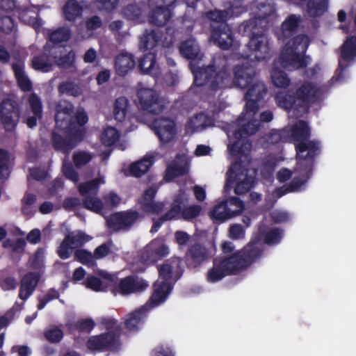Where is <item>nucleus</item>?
Instances as JSON below:
<instances>
[{"mask_svg": "<svg viewBox=\"0 0 356 356\" xmlns=\"http://www.w3.org/2000/svg\"><path fill=\"white\" fill-rule=\"evenodd\" d=\"M221 248L224 254H230L213 259V266L207 273V280L210 283L218 282L226 276L237 275L245 270L263 253L260 243L253 241L234 253V247L232 242H223Z\"/></svg>", "mask_w": 356, "mask_h": 356, "instance_id": "1", "label": "nucleus"}, {"mask_svg": "<svg viewBox=\"0 0 356 356\" xmlns=\"http://www.w3.org/2000/svg\"><path fill=\"white\" fill-rule=\"evenodd\" d=\"M72 104L56 106L55 127L51 134L50 143L52 148L59 153L69 155L86 135L84 128L77 127L72 118Z\"/></svg>", "mask_w": 356, "mask_h": 356, "instance_id": "2", "label": "nucleus"}, {"mask_svg": "<svg viewBox=\"0 0 356 356\" xmlns=\"http://www.w3.org/2000/svg\"><path fill=\"white\" fill-rule=\"evenodd\" d=\"M324 90H279L275 99L277 106L286 111L293 110V114L302 117L308 113L312 105L323 100Z\"/></svg>", "mask_w": 356, "mask_h": 356, "instance_id": "3", "label": "nucleus"}, {"mask_svg": "<svg viewBox=\"0 0 356 356\" xmlns=\"http://www.w3.org/2000/svg\"><path fill=\"white\" fill-rule=\"evenodd\" d=\"M317 149L312 147L310 151H307L305 145L298 147L299 157L296 158V163L294 173L296 175L287 184L288 191L290 193L300 192L305 188V186L313 175L316 163L315 155Z\"/></svg>", "mask_w": 356, "mask_h": 356, "instance_id": "4", "label": "nucleus"}, {"mask_svg": "<svg viewBox=\"0 0 356 356\" xmlns=\"http://www.w3.org/2000/svg\"><path fill=\"white\" fill-rule=\"evenodd\" d=\"M225 64V59L220 57L213 58L212 63L207 67H200L193 60L191 67L194 75V83L198 87L215 88L223 83L228 77Z\"/></svg>", "mask_w": 356, "mask_h": 356, "instance_id": "5", "label": "nucleus"}, {"mask_svg": "<svg viewBox=\"0 0 356 356\" xmlns=\"http://www.w3.org/2000/svg\"><path fill=\"white\" fill-rule=\"evenodd\" d=\"M309 43L307 35H300L289 41L280 56L282 66L289 70H296L307 66L312 61L309 56H305Z\"/></svg>", "mask_w": 356, "mask_h": 356, "instance_id": "6", "label": "nucleus"}, {"mask_svg": "<svg viewBox=\"0 0 356 356\" xmlns=\"http://www.w3.org/2000/svg\"><path fill=\"white\" fill-rule=\"evenodd\" d=\"M100 276L109 282V291L115 296H128L142 292L149 286L147 281L135 275L119 279L115 275L102 271Z\"/></svg>", "mask_w": 356, "mask_h": 356, "instance_id": "7", "label": "nucleus"}, {"mask_svg": "<svg viewBox=\"0 0 356 356\" xmlns=\"http://www.w3.org/2000/svg\"><path fill=\"white\" fill-rule=\"evenodd\" d=\"M290 136L291 139L296 142L295 143V149L296 152V158L299 157L298 147L300 145H305L307 147V151H310L312 147L317 149L316 151L315 159L321 153V144L318 140H309L311 136V129L308 122L303 120H298L290 129Z\"/></svg>", "mask_w": 356, "mask_h": 356, "instance_id": "8", "label": "nucleus"}, {"mask_svg": "<svg viewBox=\"0 0 356 356\" xmlns=\"http://www.w3.org/2000/svg\"><path fill=\"white\" fill-rule=\"evenodd\" d=\"M21 108L19 99L9 95L0 103V120L6 131L15 130L19 121Z\"/></svg>", "mask_w": 356, "mask_h": 356, "instance_id": "9", "label": "nucleus"}, {"mask_svg": "<svg viewBox=\"0 0 356 356\" xmlns=\"http://www.w3.org/2000/svg\"><path fill=\"white\" fill-rule=\"evenodd\" d=\"M244 209L245 204L239 197H232L216 204L210 211V216L215 223H222L240 215Z\"/></svg>", "mask_w": 356, "mask_h": 356, "instance_id": "10", "label": "nucleus"}, {"mask_svg": "<svg viewBox=\"0 0 356 356\" xmlns=\"http://www.w3.org/2000/svg\"><path fill=\"white\" fill-rule=\"evenodd\" d=\"M121 346L120 334L115 330H108L97 335L90 336L86 347L92 352H118Z\"/></svg>", "mask_w": 356, "mask_h": 356, "instance_id": "11", "label": "nucleus"}, {"mask_svg": "<svg viewBox=\"0 0 356 356\" xmlns=\"http://www.w3.org/2000/svg\"><path fill=\"white\" fill-rule=\"evenodd\" d=\"M258 129L259 127L255 122L248 121L241 127L235 130L234 132L235 141L228 147L232 155L237 156L248 153L252 148V143L249 136L254 134Z\"/></svg>", "mask_w": 356, "mask_h": 356, "instance_id": "12", "label": "nucleus"}, {"mask_svg": "<svg viewBox=\"0 0 356 356\" xmlns=\"http://www.w3.org/2000/svg\"><path fill=\"white\" fill-rule=\"evenodd\" d=\"M140 218V213L136 210L118 211L111 213L106 218V226L113 232H128Z\"/></svg>", "mask_w": 356, "mask_h": 356, "instance_id": "13", "label": "nucleus"}, {"mask_svg": "<svg viewBox=\"0 0 356 356\" xmlns=\"http://www.w3.org/2000/svg\"><path fill=\"white\" fill-rule=\"evenodd\" d=\"M103 178L93 179L89 181L79 184V193L84 197L83 206L86 209L95 212H100L103 209V202L97 196L99 185L103 183Z\"/></svg>", "mask_w": 356, "mask_h": 356, "instance_id": "14", "label": "nucleus"}, {"mask_svg": "<svg viewBox=\"0 0 356 356\" xmlns=\"http://www.w3.org/2000/svg\"><path fill=\"white\" fill-rule=\"evenodd\" d=\"M213 256L211 248L196 242L188 247L183 261L188 270H197Z\"/></svg>", "mask_w": 356, "mask_h": 356, "instance_id": "15", "label": "nucleus"}, {"mask_svg": "<svg viewBox=\"0 0 356 356\" xmlns=\"http://www.w3.org/2000/svg\"><path fill=\"white\" fill-rule=\"evenodd\" d=\"M137 99L134 102L142 110L153 114L161 113L165 108V101L157 90H136Z\"/></svg>", "mask_w": 356, "mask_h": 356, "instance_id": "16", "label": "nucleus"}, {"mask_svg": "<svg viewBox=\"0 0 356 356\" xmlns=\"http://www.w3.org/2000/svg\"><path fill=\"white\" fill-rule=\"evenodd\" d=\"M158 189L156 186H149L145 190L142 196L138 199L137 204L141 211L145 215H159L165 208L164 202H156L155 197Z\"/></svg>", "mask_w": 356, "mask_h": 356, "instance_id": "17", "label": "nucleus"}, {"mask_svg": "<svg viewBox=\"0 0 356 356\" xmlns=\"http://www.w3.org/2000/svg\"><path fill=\"white\" fill-rule=\"evenodd\" d=\"M182 259L179 257H174L165 261L157 266L159 278L161 281H165L172 284L177 282L182 275L184 269L181 266Z\"/></svg>", "mask_w": 356, "mask_h": 356, "instance_id": "18", "label": "nucleus"}, {"mask_svg": "<svg viewBox=\"0 0 356 356\" xmlns=\"http://www.w3.org/2000/svg\"><path fill=\"white\" fill-rule=\"evenodd\" d=\"M234 86L241 89H254L260 88L261 83L255 80V72L253 67L248 65H238L234 69Z\"/></svg>", "mask_w": 356, "mask_h": 356, "instance_id": "19", "label": "nucleus"}, {"mask_svg": "<svg viewBox=\"0 0 356 356\" xmlns=\"http://www.w3.org/2000/svg\"><path fill=\"white\" fill-rule=\"evenodd\" d=\"M168 254V245L154 240L145 247L140 255V260L145 264H154Z\"/></svg>", "mask_w": 356, "mask_h": 356, "instance_id": "20", "label": "nucleus"}, {"mask_svg": "<svg viewBox=\"0 0 356 356\" xmlns=\"http://www.w3.org/2000/svg\"><path fill=\"white\" fill-rule=\"evenodd\" d=\"M268 90H246L244 99L246 102L243 111L238 117L236 124L241 125L245 120V116H253L259 108V103L264 98Z\"/></svg>", "mask_w": 356, "mask_h": 356, "instance_id": "21", "label": "nucleus"}, {"mask_svg": "<svg viewBox=\"0 0 356 356\" xmlns=\"http://www.w3.org/2000/svg\"><path fill=\"white\" fill-rule=\"evenodd\" d=\"M251 59L262 60L269 56L270 46L268 37L264 33H254L248 44Z\"/></svg>", "mask_w": 356, "mask_h": 356, "instance_id": "22", "label": "nucleus"}, {"mask_svg": "<svg viewBox=\"0 0 356 356\" xmlns=\"http://www.w3.org/2000/svg\"><path fill=\"white\" fill-rule=\"evenodd\" d=\"M152 126L155 134L163 144L172 141L177 134L175 122L168 118H156L152 122Z\"/></svg>", "mask_w": 356, "mask_h": 356, "instance_id": "23", "label": "nucleus"}, {"mask_svg": "<svg viewBox=\"0 0 356 356\" xmlns=\"http://www.w3.org/2000/svg\"><path fill=\"white\" fill-rule=\"evenodd\" d=\"M245 8L242 6L241 0H236L232 4L225 10H215L213 11L208 12L207 17L213 22V23L225 24V22L232 17L238 16L241 13L245 11ZM214 24H212L211 26Z\"/></svg>", "mask_w": 356, "mask_h": 356, "instance_id": "24", "label": "nucleus"}, {"mask_svg": "<svg viewBox=\"0 0 356 356\" xmlns=\"http://www.w3.org/2000/svg\"><path fill=\"white\" fill-rule=\"evenodd\" d=\"M153 288L154 291L145 305L149 309L159 306L166 300L173 289V284L165 281L157 280L154 282Z\"/></svg>", "mask_w": 356, "mask_h": 356, "instance_id": "25", "label": "nucleus"}, {"mask_svg": "<svg viewBox=\"0 0 356 356\" xmlns=\"http://www.w3.org/2000/svg\"><path fill=\"white\" fill-rule=\"evenodd\" d=\"M211 40L223 49H229L233 44L234 39L230 28L227 24H222L218 28L212 25Z\"/></svg>", "mask_w": 356, "mask_h": 356, "instance_id": "26", "label": "nucleus"}, {"mask_svg": "<svg viewBox=\"0 0 356 356\" xmlns=\"http://www.w3.org/2000/svg\"><path fill=\"white\" fill-rule=\"evenodd\" d=\"M39 275L33 272L25 274L22 280L19 291V298L26 300L34 292L39 282Z\"/></svg>", "mask_w": 356, "mask_h": 356, "instance_id": "27", "label": "nucleus"}, {"mask_svg": "<svg viewBox=\"0 0 356 356\" xmlns=\"http://www.w3.org/2000/svg\"><path fill=\"white\" fill-rule=\"evenodd\" d=\"M28 101L33 115L26 118V124L29 128L33 129L37 126L38 120L42 118V104L40 98L35 93H32Z\"/></svg>", "mask_w": 356, "mask_h": 356, "instance_id": "28", "label": "nucleus"}, {"mask_svg": "<svg viewBox=\"0 0 356 356\" xmlns=\"http://www.w3.org/2000/svg\"><path fill=\"white\" fill-rule=\"evenodd\" d=\"M149 310L147 306L143 305L129 314L124 321L126 328L130 331H137L139 326L144 323Z\"/></svg>", "mask_w": 356, "mask_h": 356, "instance_id": "29", "label": "nucleus"}, {"mask_svg": "<svg viewBox=\"0 0 356 356\" xmlns=\"http://www.w3.org/2000/svg\"><path fill=\"white\" fill-rule=\"evenodd\" d=\"M135 66V60L131 54H120L115 59V68L118 74L124 76L130 72Z\"/></svg>", "mask_w": 356, "mask_h": 356, "instance_id": "30", "label": "nucleus"}, {"mask_svg": "<svg viewBox=\"0 0 356 356\" xmlns=\"http://www.w3.org/2000/svg\"><path fill=\"white\" fill-rule=\"evenodd\" d=\"M188 195L184 188H179L178 193L174 196L170 209L167 211L172 215L176 220L180 218L182 206L188 202Z\"/></svg>", "mask_w": 356, "mask_h": 356, "instance_id": "31", "label": "nucleus"}, {"mask_svg": "<svg viewBox=\"0 0 356 356\" xmlns=\"http://www.w3.org/2000/svg\"><path fill=\"white\" fill-rule=\"evenodd\" d=\"M155 158L154 156H145L141 160L136 161L129 166L130 174L135 177H140L146 172L154 163Z\"/></svg>", "mask_w": 356, "mask_h": 356, "instance_id": "32", "label": "nucleus"}, {"mask_svg": "<svg viewBox=\"0 0 356 356\" xmlns=\"http://www.w3.org/2000/svg\"><path fill=\"white\" fill-rule=\"evenodd\" d=\"M188 172V168L186 165L179 163L177 161H173L169 163L165 169L164 179L167 182L172 181L177 177H182Z\"/></svg>", "mask_w": 356, "mask_h": 356, "instance_id": "33", "label": "nucleus"}, {"mask_svg": "<svg viewBox=\"0 0 356 356\" xmlns=\"http://www.w3.org/2000/svg\"><path fill=\"white\" fill-rule=\"evenodd\" d=\"M161 38V34L159 31H146L140 38L139 47L143 51L152 50Z\"/></svg>", "mask_w": 356, "mask_h": 356, "instance_id": "34", "label": "nucleus"}, {"mask_svg": "<svg viewBox=\"0 0 356 356\" xmlns=\"http://www.w3.org/2000/svg\"><path fill=\"white\" fill-rule=\"evenodd\" d=\"M180 53L188 59L195 60L201 58L200 48L194 40L183 42L179 47Z\"/></svg>", "mask_w": 356, "mask_h": 356, "instance_id": "35", "label": "nucleus"}, {"mask_svg": "<svg viewBox=\"0 0 356 356\" xmlns=\"http://www.w3.org/2000/svg\"><path fill=\"white\" fill-rule=\"evenodd\" d=\"M149 21L156 26H163L171 17V10L164 8H150Z\"/></svg>", "mask_w": 356, "mask_h": 356, "instance_id": "36", "label": "nucleus"}, {"mask_svg": "<svg viewBox=\"0 0 356 356\" xmlns=\"http://www.w3.org/2000/svg\"><path fill=\"white\" fill-rule=\"evenodd\" d=\"M55 57L51 56L42 54L33 58L32 65L34 69L47 72L52 70L53 65L55 63Z\"/></svg>", "mask_w": 356, "mask_h": 356, "instance_id": "37", "label": "nucleus"}, {"mask_svg": "<svg viewBox=\"0 0 356 356\" xmlns=\"http://www.w3.org/2000/svg\"><path fill=\"white\" fill-rule=\"evenodd\" d=\"M102 280L100 278L90 275H88L84 281L86 288L95 292L109 291V282L106 279Z\"/></svg>", "mask_w": 356, "mask_h": 356, "instance_id": "38", "label": "nucleus"}, {"mask_svg": "<svg viewBox=\"0 0 356 356\" xmlns=\"http://www.w3.org/2000/svg\"><path fill=\"white\" fill-rule=\"evenodd\" d=\"M139 67L144 73L151 74L153 76L158 74V69L156 65L154 53H148L141 58L139 62Z\"/></svg>", "mask_w": 356, "mask_h": 356, "instance_id": "39", "label": "nucleus"}, {"mask_svg": "<svg viewBox=\"0 0 356 356\" xmlns=\"http://www.w3.org/2000/svg\"><path fill=\"white\" fill-rule=\"evenodd\" d=\"M16 79L21 89H31L32 83L24 70V64L17 63L13 65Z\"/></svg>", "mask_w": 356, "mask_h": 356, "instance_id": "40", "label": "nucleus"}, {"mask_svg": "<svg viewBox=\"0 0 356 356\" xmlns=\"http://www.w3.org/2000/svg\"><path fill=\"white\" fill-rule=\"evenodd\" d=\"M63 13L66 19L74 21L81 15L82 8L76 1L70 0L65 6Z\"/></svg>", "mask_w": 356, "mask_h": 356, "instance_id": "41", "label": "nucleus"}, {"mask_svg": "<svg viewBox=\"0 0 356 356\" xmlns=\"http://www.w3.org/2000/svg\"><path fill=\"white\" fill-rule=\"evenodd\" d=\"M129 101L124 97H120L115 99L113 115L117 121L122 122L127 114Z\"/></svg>", "mask_w": 356, "mask_h": 356, "instance_id": "42", "label": "nucleus"}, {"mask_svg": "<svg viewBox=\"0 0 356 356\" xmlns=\"http://www.w3.org/2000/svg\"><path fill=\"white\" fill-rule=\"evenodd\" d=\"M74 259L79 263L88 267H94L97 265L94 255L86 249H77L74 252Z\"/></svg>", "mask_w": 356, "mask_h": 356, "instance_id": "43", "label": "nucleus"}, {"mask_svg": "<svg viewBox=\"0 0 356 356\" xmlns=\"http://www.w3.org/2000/svg\"><path fill=\"white\" fill-rule=\"evenodd\" d=\"M356 56V37L348 38L344 43L341 49V58L344 61H349Z\"/></svg>", "mask_w": 356, "mask_h": 356, "instance_id": "44", "label": "nucleus"}, {"mask_svg": "<svg viewBox=\"0 0 356 356\" xmlns=\"http://www.w3.org/2000/svg\"><path fill=\"white\" fill-rule=\"evenodd\" d=\"M95 322L92 318L79 319L70 325V328L81 333H90L95 327Z\"/></svg>", "mask_w": 356, "mask_h": 356, "instance_id": "45", "label": "nucleus"}, {"mask_svg": "<svg viewBox=\"0 0 356 356\" xmlns=\"http://www.w3.org/2000/svg\"><path fill=\"white\" fill-rule=\"evenodd\" d=\"M260 232L264 237V243L270 245L278 244L283 236V231L277 227L272 228L266 233H263L260 229Z\"/></svg>", "mask_w": 356, "mask_h": 356, "instance_id": "46", "label": "nucleus"}, {"mask_svg": "<svg viewBox=\"0 0 356 356\" xmlns=\"http://www.w3.org/2000/svg\"><path fill=\"white\" fill-rule=\"evenodd\" d=\"M119 138L118 131L114 127H109L103 131L101 140L104 145L110 147L115 144Z\"/></svg>", "mask_w": 356, "mask_h": 356, "instance_id": "47", "label": "nucleus"}, {"mask_svg": "<svg viewBox=\"0 0 356 356\" xmlns=\"http://www.w3.org/2000/svg\"><path fill=\"white\" fill-rule=\"evenodd\" d=\"M254 177L249 176L246 174L244 179L236 184L234 188L235 193L243 195L248 193L254 187Z\"/></svg>", "mask_w": 356, "mask_h": 356, "instance_id": "48", "label": "nucleus"}, {"mask_svg": "<svg viewBox=\"0 0 356 356\" xmlns=\"http://www.w3.org/2000/svg\"><path fill=\"white\" fill-rule=\"evenodd\" d=\"M271 79L274 86L277 88H285L289 85V79L282 71L274 68L271 72Z\"/></svg>", "mask_w": 356, "mask_h": 356, "instance_id": "49", "label": "nucleus"}, {"mask_svg": "<svg viewBox=\"0 0 356 356\" xmlns=\"http://www.w3.org/2000/svg\"><path fill=\"white\" fill-rule=\"evenodd\" d=\"M288 133L285 130H272L264 136V140L269 144L275 145L286 142Z\"/></svg>", "mask_w": 356, "mask_h": 356, "instance_id": "50", "label": "nucleus"}, {"mask_svg": "<svg viewBox=\"0 0 356 356\" xmlns=\"http://www.w3.org/2000/svg\"><path fill=\"white\" fill-rule=\"evenodd\" d=\"M69 239H70V236L66 235L58 248L57 254L62 259L70 258L73 252L74 247Z\"/></svg>", "mask_w": 356, "mask_h": 356, "instance_id": "51", "label": "nucleus"}, {"mask_svg": "<svg viewBox=\"0 0 356 356\" xmlns=\"http://www.w3.org/2000/svg\"><path fill=\"white\" fill-rule=\"evenodd\" d=\"M300 18L296 15L289 16L282 24V31L284 37H289L298 27Z\"/></svg>", "mask_w": 356, "mask_h": 356, "instance_id": "52", "label": "nucleus"}, {"mask_svg": "<svg viewBox=\"0 0 356 356\" xmlns=\"http://www.w3.org/2000/svg\"><path fill=\"white\" fill-rule=\"evenodd\" d=\"M202 211V207L198 204H193L184 208L180 213V218L185 220H190L198 217Z\"/></svg>", "mask_w": 356, "mask_h": 356, "instance_id": "53", "label": "nucleus"}, {"mask_svg": "<svg viewBox=\"0 0 356 356\" xmlns=\"http://www.w3.org/2000/svg\"><path fill=\"white\" fill-rule=\"evenodd\" d=\"M70 31L67 28H60L55 30L49 35L50 40L54 43L63 42L68 40Z\"/></svg>", "mask_w": 356, "mask_h": 356, "instance_id": "54", "label": "nucleus"}, {"mask_svg": "<svg viewBox=\"0 0 356 356\" xmlns=\"http://www.w3.org/2000/svg\"><path fill=\"white\" fill-rule=\"evenodd\" d=\"M44 336L45 339L51 343H59L63 337V332L60 328L54 327L46 330Z\"/></svg>", "mask_w": 356, "mask_h": 356, "instance_id": "55", "label": "nucleus"}, {"mask_svg": "<svg viewBox=\"0 0 356 356\" xmlns=\"http://www.w3.org/2000/svg\"><path fill=\"white\" fill-rule=\"evenodd\" d=\"M72 159L74 165L77 168H81L91 161L92 156L86 152H78L73 154Z\"/></svg>", "mask_w": 356, "mask_h": 356, "instance_id": "56", "label": "nucleus"}, {"mask_svg": "<svg viewBox=\"0 0 356 356\" xmlns=\"http://www.w3.org/2000/svg\"><path fill=\"white\" fill-rule=\"evenodd\" d=\"M75 54L73 51H69L60 56L59 58L55 57V63L60 67L68 68L71 67L74 63Z\"/></svg>", "mask_w": 356, "mask_h": 356, "instance_id": "57", "label": "nucleus"}, {"mask_svg": "<svg viewBox=\"0 0 356 356\" xmlns=\"http://www.w3.org/2000/svg\"><path fill=\"white\" fill-rule=\"evenodd\" d=\"M67 236H70V239L69 240L74 248H81L91 239L90 236L81 231L76 234H69Z\"/></svg>", "mask_w": 356, "mask_h": 356, "instance_id": "58", "label": "nucleus"}, {"mask_svg": "<svg viewBox=\"0 0 356 356\" xmlns=\"http://www.w3.org/2000/svg\"><path fill=\"white\" fill-rule=\"evenodd\" d=\"M9 153L7 150L0 149V179L8 174Z\"/></svg>", "mask_w": 356, "mask_h": 356, "instance_id": "59", "label": "nucleus"}, {"mask_svg": "<svg viewBox=\"0 0 356 356\" xmlns=\"http://www.w3.org/2000/svg\"><path fill=\"white\" fill-rule=\"evenodd\" d=\"M63 172L66 178L74 183H76L79 179L78 172L74 170L71 163H63Z\"/></svg>", "mask_w": 356, "mask_h": 356, "instance_id": "60", "label": "nucleus"}, {"mask_svg": "<svg viewBox=\"0 0 356 356\" xmlns=\"http://www.w3.org/2000/svg\"><path fill=\"white\" fill-rule=\"evenodd\" d=\"M198 119L200 120H203V123L198 124L196 127V131H202L207 129V127H213L215 124V122L213 118L209 115H207L204 113H198Z\"/></svg>", "mask_w": 356, "mask_h": 356, "instance_id": "61", "label": "nucleus"}, {"mask_svg": "<svg viewBox=\"0 0 356 356\" xmlns=\"http://www.w3.org/2000/svg\"><path fill=\"white\" fill-rule=\"evenodd\" d=\"M172 220H176V219L174 218V216L172 215L171 216L169 213H168L166 211L161 217L153 220V224L151 227L150 232L152 233L157 232L164 222Z\"/></svg>", "mask_w": 356, "mask_h": 356, "instance_id": "62", "label": "nucleus"}, {"mask_svg": "<svg viewBox=\"0 0 356 356\" xmlns=\"http://www.w3.org/2000/svg\"><path fill=\"white\" fill-rule=\"evenodd\" d=\"M151 356H175V352L168 345L161 344L152 350Z\"/></svg>", "mask_w": 356, "mask_h": 356, "instance_id": "63", "label": "nucleus"}, {"mask_svg": "<svg viewBox=\"0 0 356 356\" xmlns=\"http://www.w3.org/2000/svg\"><path fill=\"white\" fill-rule=\"evenodd\" d=\"M229 237L234 240L241 239L245 236V230L239 224L232 225L229 229Z\"/></svg>", "mask_w": 356, "mask_h": 356, "instance_id": "64", "label": "nucleus"}]
</instances>
